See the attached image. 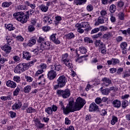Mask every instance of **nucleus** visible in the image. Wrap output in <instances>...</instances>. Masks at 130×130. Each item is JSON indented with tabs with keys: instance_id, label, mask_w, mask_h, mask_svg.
Wrapping results in <instances>:
<instances>
[{
	"instance_id": "nucleus-1",
	"label": "nucleus",
	"mask_w": 130,
	"mask_h": 130,
	"mask_svg": "<svg viewBox=\"0 0 130 130\" xmlns=\"http://www.w3.org/2000/svg\"><path fill=\"white\" fill-rule=\"evenodd\" d=\"M85 104H86L85 100H83L81 98H77L74 105V102L72 101L70 102L69 105L67 106L66 108H64L62 102L60 103V107L62 109L64 114H69L70 112H75V111L81 110Z\"/></svg>"
},
{
	"instance_id": "nucleus-2",
	"label": "nucleus",
	"mask_w": 130,
	"mask_h": 130,
	"mask_svg": "<svg viewBox=\"0 0 130 130\" xmlns=\"http://www.w3.org/2000/svg\"><path fill=\"white\" fill-rule=\"evenodd\" d=\"M37 61V60L34 59L30 61L29 63H20L18 64L14 70V73L16 74H21L23 72H25L26 70L29 69V67H32Z\"/></svg>"
},
{
	"instance_id": "nucleus-3",
	"label": "nucleus",
	"mask_w": 130,
	"mask_h": 130,
	"mask_svg": "<svg viewBox=\"0 0 130 130\" xmlns=\"http://www.w3.org/2000/svg\"><path fill=\"white\" fill-rule=\"evenodd\" d=\"M69 54L65 53L62 56V60L64 63L65 66L68 67L69 69L73 68V63L71 61H70V59L68 58Z\"/></svg>"
},
{
	"instance_id": "nucleus-4",
	"label": "nucleus",
	"mask_w": 130,
	"mask_h": 130,
	"mask_svg": "<svg viewBox=\"0 0 130 130\" xmlns=\"http://www.w3.org/2000/svg\"><path fill=\"white\" fill-rule=\"evenodd\" d=\"M56 93L58 96H62V98H69L70 95H71V91L70 89H66L64 90H57Z\"/></svg>"
},
{
	"instance_id": "nucleus-5",
	"label": "nucleus",
	"mask_w": 130,
	"mask_h": 130,
	"mask_svg": "<svg viewBox=\"0 0 130 130\" xmlns=\"http://www.w3.org/2000/svg\"><path fill=\"white\" fill-rule=\"evenodd\" d=\"M50 49V44L47 42L42 43L40 46V48L38 47L36 49H35L33 52H38V51H39V50H42V51H43L44 49Z\"/></svg>"
},
{
	"instance_id": "nucleus-6",
	"label": "nucleus",
	"mask_w": 130,
	"mask_h": 130,
	"mask_svg": "<svg viewBox=\"0 0 130 130\" xmlns=\"http://www.w3.org/2000/svg\"><path fill=\"white\" fill-rule=\"evenodd\" d=\"M66 83L67 77H66V76L63 75L60 76L57 79V84H58L60 88H62V87H64V86H66Z\"/></svg>"
},
{
	"instance_id": "nucleus-7",
	"label": "nucleus",
	"mask_w": 130,
	"mask_h": 130,
	"mask_svg": "<svg viewBox=\"0 0 130 130\" xmlns=\"http://www.w3.org/2000/svg\"><path fill=\"white\" fill-rule=\"evenodd\" d=\"M107 21H108V18L102 16H100L98 19V21L95 23L94 25L95 26H99L100 24L106 23Z\"/></svg>"
},
{
	"instance_id": "nucleus-8",
	"label": "nucleus",
	"mask_w": 130,
	"mask_h": 130,
	"mask_svg": "<svg viewBox=\"0 0 130 130\" xmlns=\"http://www.w3.org/2000/svg\"><path fill=\"white\" fill-rule=\"evenodd\" d=\"M89 111L93 112V111H99V108L95 103L91 104L89 106Z\"/></svg>"
},
{
	"instance_id": "nucleus-9",
	"label": "nucleus",
	"mask_w": 130,
	"mask_h": 130,
	"mask_svg": "<svg viewBox=\"0 0 130 130\" xmlns=\"http://www.w3.org/2000/svg\"><path fill=\"white\" fill-rule=\"evenodd\" d=\"M25 14L24 13L20 12H17L13 14V17L15 18L17 21H21V19L24 17Z\"/></svg>"
},
{
	"instance_id": "nucleus-10",
	"label": "nucleus",
	"mask_w": 130,
	"mask_h": 130,
	"mask_svg": "<svg viewBox=\"0 0 130 130\" xmlns=\"http://www.w3.org/2000/svg\"><path fill=\"white\" fill-rule=\"evenodd\" d=\"M56 77V72L52 69L48 73V78L49 80H53Z\"/></svg>"
},
{
	"instance_id": "nucleus-11",
	"label": "nucleus",
	"mask_w": 130,
	"mask_h": 130,
	"mask_svg": "<svg viewBox=\"0 0 130 130\" xmlns=\"http://www.w3.org/2000/svg\"><path fill=\"white\" fill-rule=\"evenodd\" d=\"M6 86L12 88V89H15L17 87V83L13 81L8 80L6 82Z\"/></svg>"
},
{
	"instance_id": "nucleus-12",
	"label": "nucleus",
	"mask_w": 130,
	"mask_h": 130,
	"mask_svg": "<svg viewBox=\"0 0 130 130\" xmlns=\"http://www.w3.org/2000/svg\"><path fill=\"white\" fill-rule=\"evenodd\" d=\"M56 34H53L50 36V40L55 43V44H60V41L56 39Z\"/></svg>"
},
{
	"instance_id": "nucleus-13",
	"label": "nucleus",
	"mask_w": 130,
	"mask_h": 130,
	"mask_svg": "<svg viewBox=\"0 0 130 130\" xmlns=\"http://www.w3.org/2000/svg\"><path fill=\"white\" fill-rule=\"evenodd\" d=\"M22 102L19 100L17 101V102L15 103L14 105L12 106V109L13 110H16V109H19L22 107Z\"/></svg>"
},
{
	"instance_id": "nucleus-14",
	"label": "nucleus",
	"mask_w": 130,
	"mask_h": 130,
	"mask_svg": "<svg viewBox=\"0 0 130 130\" xmlns=\"http://www.w3.org/2000/svg\"><path fill=\"white\" fill-rule=\"evenodd\" d=\"M102 81L103 82V85L105 86V87H108L110 84H111V80L109 79V78H104L102 79Z\"/></svg>"
},
{
	"instance_id": "nucleus-15",
	"label": "nucleus",
	"mask_w": 130,
	"mask_h": 130,
	"mask_svg": "<svg viewBox=\"0 0 130 130\" xmlns=\"http://www.w3.org/2000/svg\"><path fill=\"white\" fill-rule=\"evenodd\" d=\"M2 49L5 51L6 53H10V52H11V50H12V47L10 46L9 44H6L3 47Z\"/></svg>"
},
{
	"instance_id": "nucleus-16",
	"label": "nucleus",
	"mask_w": 130,
	"mask_h": 130,
	"mask_svg": "<svg viewBox=\"0 0 130 130\" xmlns=\"http://www.w3.org/2000/svg\"><path fill=\"white\" fill-rule=\"evenodd\" d=\"M76 27H81V28H87V27H89L90 24H89L88 22H81L80 24H77Z\"/></svg>"
},
{
	"instance_id": "nucleus-17",
	"label": "nucleus",
	"mask_w": 130,
	"mask_h": 130,
	"mask_svg": "<svg viewBox=\"0 0 130 130\" xmlns=\"http://www.w3.org/2000/svg\"><path fill=\"white\" fill-rule=\"evenodd\" d=\"M112 104L114 107H116V108H119V107L121 106V102L120 101L117 100H114Z\"/></svg>"
},
{
	"instance_id": "nucleus-18",
	"label": "nucleus",
	"mask_w": 130,
	"mask_h": 130,
	"mask_svg": "<svg viewBox=\"0 0 130 130\" xmlns=\"http://www.w3.org/2000/svg\"><path fill=\"white\" fill-rule=\"evenodd\" d=\"M23 58L27 60H29L31 58V54L29 52L24 51L23 53Z\"/></svg>"
},
{
	"instance_id": "nucleus-19",
	"label": "nucleus",
	"mask_w": 130,
	"mask_h": 130,
	"mask_svg": "<svg viewBox=\"0 0 130 130\" xmlns=\"http://www.w3.org/2000/svg\"><path fill=\"white\" fill-rule=\"evenodd\" d=\"M24 4L26 6H27V7L31 8V10H35V8H36V5H35V4H32L29 2V1H26Z\"/></svg>"
},
{
	"instance_id": "nucleus-20",
	"label": "nucleus",
	"mask_w": 130,
	"mask_h": 130,
	"mask_svg": "<svg viewBox=\"0 0 130 130\" xmlns=\"http://www.w3.org/2000/svg\"><path fill=\"white\" fill-rule=\"evenodd\" d=\"M87 0H74V4L77 6H81L86 3Z\"/></svg>"
},
{
	"instance_id": "nucleus-21",
	"label": "nucleus",
	"mask_w": 130,
	"mask_h": 130,
	"mask_svg": "<svg viewBox=\"0 0 130 130\" xmlns=\"http://www.w3.org/2000/svg\"><path fill=\"white\" fill-rule=\"evenodd\" d=\"M51 70H53V71H60L61 70V66L60 65H53L51 67Z\"/></svg>"
},
{
	"instance_id": "nucleus-22",
	"label": "nucleus",
	"mask_w": 130,
	"mask_h": 130,
	"mask_svg": "<svg viewBox=\"0 0 130 130\" xmlns=\"http://www.w3.org/2000/svg\"><path fill=\"white\" fill-rule=\"evenodd\" d=\"M103 37L105 39H107V40H108L109 38H111V37H112V33L110 32H107L103 35Z\"/></svg>"
},
{
	"instance_id": "nucleus-23",
	"label": "nucleus",
	"mask_w": 130,
	"mask_h": 130,
	"mask_svg": "<svg viewBox=\"0 0 130 130\" xmlns=\"http://www.w3.org/2000/svg\"><path fill=\"white\" fill-rule=\"evenodd\" d=\"M29 19V16H27V15H24L23 17L20 18V20H19V22H21L22 24H24V23H26L27 22V20Z\"/></svg>"
},
{
	"instance_id": "nucleus-24",
	"label": "nucleus",
	"mask_w": 130,
	"mask_h": 130,
	"mask_svg": "<svg viewBox=\"0 0 130 130\" xmlns=\"http://www.w3.org/2000/svg\"><path fill=\"white\" fill-rule=\"evenodd\" d=\"M17 9L18 10H21V11H27L28 10V7L26 5H20L17 6Z\"/></svg>"
},
{
	"instance_id": "nucleus-25",
	"label": "nucleus",
	"mask_w": 130,
	"mask_h": 130,
	"mask_svg": "<svg viewBox=\"0 0 130 130\" xmlns=\"http://www.w3.org/2000/svg\"><path fill=\"white\" fill-rule=\"evenodd\" d=\"M118 121V118H117V117L115 116H113L112 117V120H111V124L112 125H114V124H115V123L117 122Z\"/></svg>"
},
{
	"instance_id": "nucleus-26",
	"label": "nucleus",
	"mask_w": 130,
	"mask_h": 130,
	"mask_svg": "<svg viewBox=\"0 0 130 130\" xmlns=\"http://www.w3.org/2000/svg\"><path fill=\"white\" fill-rule=\"evenodd\" d=\"M67 39H73L75 38V35L73 32H70L65 35Z\"/></svg>"
},
{
	"instance_id": "nucleus-27",
	"label": "nucleus",
	"mask_w": 130,
	"mask_h": 130,
	"mask_svg": "<svg viewBox=\"0 0 130 130\" xmlns=\"http://www.w3.org/2000/svg\"><path fill=\"white\" fill-rule=\"evenodd\" d=\"M36 40L32 39H31L30 40H29L28 43H27V45L28 46H33V45H34V44H36Z\"/></svg>"
},
{
	"instance_id": "nucleus-28",
	"label": "nucleus",
	"mask_w": 130,
	"mask_h": 130,
	"mask_svg": "<svg viewBox=\"0 0 130 130\" xmlns=\"http://www.w3.org/2000/svg\"><path fill=\"white\" fill-rule=\"evenodd\" d=\"M103 89V87L101 88V90H102V93L103 95H108L109 94V88H107L105 89Z\"/></svg>"
},
{
	"instance_id": "nucleus-29",
	"label": "nucleus",
	"mask_w": 130,
	"mask_h": 130,
	"mask_svg": "<svg viewBox=\"0 0 130 130\" xmlns=\"http://www.w3.org/2000/svg\"><path fill=\"white\" fill-rule=\"evenodd\" d=\"M31 91V86L27 85L23 88V92L24 93H29Z\"/></svg>"
},
{
	"instance_id": "nucleus-30",
	"label": "nucleus",
	"mask_w": 130,
	"mask_h": 130,
	"mask_svg": "<svg viewBox=\"0 0 130 130\" xmlns=\"http://www.w3.org/2000/svg\"><path fill=\"white\" fill-rule=\"evenodd\" d=\"M26 110L27 113H33L34 112H36V110L32 107H29L28 108L26 109Z\"/></svg>"
},
{
	"instance_id": "nucleus-31",
	"label": "nucleus",
	"mask_w": 130,
	"mask_h": 130,
	"mask_svg": "<svg viewBox=\"0 0 130 130\" xmlns=\"http://www.w3.org/2000/svg\"><path fill=\"white\" fill-rule=\"evenodd\" d=\"M40 9L42 12H47L48 10V7L45 6L44 5H41L40 7Z\"/></svg>"
},
{
	"instance_id": "nucleus-32",
	"label": "nucleus",
	"mask_w": 130,
	"mask_h": 130,
	"mask_svg": "<svg viewBox=\"0 0 130 130\" xmlns=\"http://www.w3.org/2000/svg\"><path fill=\"white\" fill-rule=\"evenodd\" d=\"M20 88L19 87H17L16 89L13 91V95L14 96H18L19 93H20Z\"/></svg>"
},
{
	"instance_id": "nucleus-33",
	"label": "nucleus",
	"mask_w": 130,
	"mask_h": 130,
	"mask_svg": "<svg viewBox=\"0 0 130 130\" xmlns=\"http://www.w3.org/2000/svg\"><path fill=\"white\" fill-rule=\"evenodd\" d=\"M79 50L81 53H82V54H85L86 52H87V50L86 49V48L84 47V46H81L79 48Z\"/></svg>"
},
{
	"instance_id": "nucleus-34",
	"label": "nucleus",
	"mask_w": 130,
	"mask_h": 130,
	"mask_svg": "<svg viewBox=\"0 0 130 130\" xmlns=\"http://www.w3.org/2000/svg\"><path fill=\"white\" fill-rule=\"evenodd\" d=\"M6 29H8L9 31H13L15 30V27L13 26V24H8L6 26Z\"/></svg>"
},
{
	"instance_id": "nucleus-35",
	"label": "nucleus",
	"mask_w": 130,
	"mask_h": 130,
	"mask_svg": "<svg viewBox=\"0 0 130 130\" xmlns=\"http://www.w3.org/2000/svg\"><path fill=\"white\" fill-rule=\"evenodd\" d=\"M128 106V102H127V101H122V107L123 108H126V107Z\"/></svg>"
},
{
	"instance_id": "nucleus-36",
	"label": "nucleus",
	"mask_w": 130,
	"mask_h": 130,
	"mask_svg": "<svg viewBox=\"0 0 130 130\" xmlns=\"http://www.w3.org/2000/svg\"><path fill=\"white\" fill-rule=\"evenodd\" d=\"M13 81H14V82H16V83H20L21 81V78L18 76H14Z\"/></svg>"
},
{
	"instance_id": "nucleus-37",
	"label": "nucleus",
	"mask_w": 130,
	"mask_h": 130,
	"mask_svg": "<svg viewBox=\"0 0 130 130\" xmlns=\"http://www.w3.org/2000/svg\"><path fill=\"white\" fill-rule=\"evenodd\" d=\"M120 47L122 49H126V47H127V44L126 42H122L120 44Z\"/></svg>"
},
{
	"instance_id": "nucleus-38",
	"label": "nucleus",
	"mask_w": 130,
	"mask_h": 130,
	"mask_svg": "<svg viewBox=\"0 0 130 130\" xmlns=\"http://www.w3.org/2000/svg\"><path fill=\"white\" fill-rule=\"evenodd\" d=\"M115 11H116L115 5H111L110 7V11L111 12V13L112 14H113V13H114Z\"/></svg>"
},
{
	"instance_id": "nucleus-39",
	"label": "nucleus",
	"mask_w": 130,
	"mask_h": 130,
	"mask_svg": "<svg viewBox=\"0 0 130 130\" xmlns=\"http://www.w3.org/2000/svg\"><path fill=\"white\" fill-rule=\"evenodd\" d=\"M12 5V3L4 2L2 4L3 8H9Z\"/></svg>"
},
{
	"instance_id": "nucleus-40",
	"label": "nucleus",
	"mask_w": 130,
	"mask_h": 130,
	"mask_svg": "<svg viewBox=\"0 0 130 130\" xmlns=\"http://www.w3.org/2000/svg\"><path fill=\"white\" fill-rule=\"evenodd\" d=\"M84 40L86 43H93L94 42L92 39L88 37L85 38Z\"/></svg>"
},
{
	"instance_id": "nucleus-41",
	"label": "nucleus",
	"mask_w": 130,
	"mask_h": 130,
	"mask_svg": "<svg viewBox=\"0 0 130 130\" xmlns=\"http://www.w3.org/2000/svg\"><path fill=\"white\" fill-rule=\"evenodd\" d=\"M45 112L48 114H52V110H51V107H49L45 109Z\"/></svg>"
},
{
	"instance_id": "nucleus-42",
	"label": "nucleus",
	"mask_w": 130,
	"mask_h": 130,
	"mask_svg": "<svg viewBox=\"0 0 130 130\" xmlns=\"http://www.w3.org/2000/svg\"><path fill=\"white\" fill-rule=\"evenodd\" d=\"M1 99L3 101H7V100H11V95H8L7 96H2Z\"/></svg>"
},
{
	"instance_id": "nucleus-43",
	"label": "nucleus",
	"mask_w": 130,
	"mask_h": 130,
	"mask_svg": "<svg viewBox=\"0 0 130 130\" xmlns=\"http://www.w3.org/2000/svg\"><path fill=\"white\" fill-rule=\"evenodd\" d=\"M118 18L119 19H120V20H124V14H123V13L122 12H120L118 15Z\"/></svg>"
},
{
	"instance_id": "nucleus-44",
	"label": "nucleus",
	"mask_w": 130,
	"mask_h": 130,
	"mask_svg": "<svg viewBox=\"0 0 130 130\" xmlns=\"http://www.w3.org/2000/svg\"><path fill=\"white\" fill-rule=\"evenodd\" d=\"M2 55L0 54V63H2V64L5 63L6 61H8V59L5 58H2L1 57Z\"/></svg>"
},
{
	"instance_id": "nucleus-45",
	"label": "nucleus",
	"mask_w": 130,
	"mask_h": 130,
	"mask_svg": "<svg viewBox=\"0 0 130 130\" xmlns=\"http://www.w3.org/2000/svg\"><path fill=\"white\" fill-rule=\"evenodd\" d=\"M86 9L88 12H91V11H93V6H92V5H87Z\"/></svg>"
},
{
	"instance_id": "nucleus-46",
	"label": "nucleus",
	"mask_w": 130,
	"mask_h": 130,
	"mask_svg": "<svg viewBox=\"0 0 130 130\" xmlns=\"http://www.w3.org/2000/svg\"><path fill=\"white\" fill-rule=\"evenodd\" d=\"M44 72V71H43V70H39L38 71L36 72L35 74L36 77H38L39 75H41V74H42V73H43Z\"/></svg>"
},
{
	"instance_id": "nucleus-47",
	"label": "nucleus",
	"mask_w": 130,
	"mask_h": 130,
	"mask_svg": "<svg viewBox=\"0 0 130 130\" xmlns=\"http://www.w3.org/2000/svg\"><path fill=\"white\" fill-rule=\"evenodd\" d=\"M101 14V17H105V16H106V15H107V12H106V11L105 10H102L100 12Z\"/></svg>"
},
{
	"instance_id": "nucleus-48",
	"label": "nucleus",
	"mask_w": 130,
	"mask_h": 130,
	"mask_svg": "<svg viewBox=\"0 0 130 130\" xmlns=\"http://www.w3.org/2000/svg\"><path fill=\"white\" fill-rule=\"evenodd\" d=\"M99 31H100L99 28L97 27V28H94L91 30V34H94L95 33H97L98 32H99Z\"/></svg>"
},
{
	"instance_id": "nucleus-49",
	"label": "nucleus",
	"mask_w": 130,
	"mask_h": 130,
	"mask_svg": "<svg viewBox=\"0 0 130 130\" xmlns=\"http://www.w3.org/2000/svg\"><path fill=\"white\" fill-rule=\"evenodd\" d=\"M101 115L104 116L107 114V112L105 110H102L100 111Z\"/></svg>"
},
{
	"instance_id": "nucleus-50",
	"label": "nucleus",
	"mask_w": 130,
	"mask_h": 130,
	"mask_svg": "<svg viewBox=\"0 0 130 130\" xmlns=\"http://www.w3.org/2000/svg\"><path fill=\"white\" fill-rule=\"evenodd\" d=\"M101 40H96V42H94V44L96 47H98V46L99 47V46L101 44Z\"/></svg>"
},
{
	"instance_id": "nucleus-51",
	"label": "nucleus",
	"mask_w": 130,
	"mask_h": 130,
	"mask_svg": "<svg viewBox=\"0 0 130 130\" xmlns=\"http://www.w3.org/2000/svg\"><path fill=\"white\" fill-rule=\"evenodd\" d=\"M95 102L96 104H100L102 102V100L100 98H97L95 100Z\"/></svg>"
},
{
	"instance_id": "nucleus-52",
	"label": "nucleus",
	"mask_w": 130,
	"mask_h": 130,
	"mask_svg": "<svg viewBox=\"0 0 130 130\" xmlns=\"http://www.w3.org/2000/svg\"><path fill=\"white\" fill-rule=\"evenodd\" d=\"M99 47L100 49H101V50L102 49H105V48H106V47H105V45H104L103 42L101 43Z\"/></svg>"
},
{
	"instance_id": "nucleus-53",
	"label": "nucleus",
	"mask_w": 130,
	"mask_h": 130,
	"mask_svg": "<svg viewBox=\"0 0 130 130\" xmlns=\"http://www.w3.org/2000/svg\"><path fill=\"white\" fill-rule=\"evenodd\" d=\"M51 110L52 112L54 111V112H55L56 110H57V107L55 106V105H53L51 106Z\"/></svg>"
},
{
	"instance_id": "nucleus-54",
	"label": "nucleus",
	"mask_w": 130,
	"mask_h": 130,
	"mask_svg": "<svg viewBox=\"0 0 130 130\" xmlns=\"http://www.w3.org/2000/svg\"><path fill=\"white\" fill-rule=\"evenodd\" d=\"M28 30L29 32H32L35 30V27L33 25H29L28 28Z\"/></svg>"
},
{
	"instance_id": "nucleus-55",
	"label": "nucleus",
	"mask_w": 130,
	"mask_h": 130,
	"mask_svg": "<svg viewBox=\"0 0 130 130\" xmlns=\"http://www.w3.org/2000/svg\"><path fill=\"white\" fill-rule=\"evenodd\" d=\"M113 64H117L119 63V60L118 59L112 58Z\"/></svg>"
},
{
	"instance_id": "nucleus-56",
	"label": "nucleus",
	"mask_w": 130,
	"mask_h": 130,
	"mask_svg": "<svg viewBox=\"0 0 130 130\" xmlns=\"http://www.w3.org/2000/svg\"><path fill=\"white\" fill-rule=\"evenodd\" d=\"M45 39L42 37H40L39 39H38V42L39 43H43V41H44Z\"/></svg>"
},
{
	"instance_id": "nucleus-57",
	"label": "nucleus",
	"mask_w": 130,
	"mask_h": 130,
	"mask_svg": "<svg viewBox=\"0 0 130 130\" xmlns=\"http://www.w3.org/2000/svg\"><path fill=\"white\" fill-rule=\"evenodd\" d=\"M99 29H100V31H106V30L107 29V28L104 26H100Z\"/></svg>"
},
{
	"instance_id": "nucleus-58",
	"label": "nucleus",
	"mask_w": 130,
	"mask_h": 130,
	"mask_svg": "<svg viewBox=\"0 0 130 130\" xmlns=\"http://www.w3.org/2000/svg\"><path fill=\"white\" fill-rule=\"evenodd\" d=\"M101 36H102V32H100L98 34L93 36V38H99Z\"/></svg>"
},
{
	"instance_id": "nucleus-59",
	"label": "nucleus",
	"mask_w": 130,
	"mask_h": 130,
	"mask_svg": "<svg viewBox=\"0 0 130 130\" xmlns=\"http://www.w3.org/2000/svg\"><path fill=\"white\" fill-rule=\"evenodd\" d=\"M10 114V116L12 118H14V117H16V113L13 112V111H10L9 112Z\"/></svg>"
},
{
	"instance_id": "nucleus-60",
	"label": "nucleus",
	"mask_w": 130,
	"mask_h": 130,
	"mask_svg": "<svg viewBox=\"0 0 130 130\" xmlns=\"http://www.w3.org/2000/svg\"><path fill=\"white\" fill-rule=\"evenodd\" d=\"M77 28V31L79 32V33H84V29H82L81 26L76 27Z\"/></svg>"
},
{
	"instance_id": "nucleus-61",
	"label": "nucleus",
	"mask_w": 130,
	"mask_h": 130,
	"mask_svg": "<svg viewBox=\"0 0 130 130\" xmlns=\"http://www.w3.org/2000/svg\"><path fill=\"white\" fill-rule=\"evenodd\" d=\"M118 6L119 7V8H122L123 7L124 3L122 1H120L118 3Z\"/></svg>"
},
{
	"instance_id": "nucleus-62",
	"label": "nucleus",
	"mask_w": 130,
	"mask_h": 130,
	"mask_svg": "<svg viewBox=\"0 0 130 130\" xmlns=\"http://www.w3.org/2000/svg\"><path fill=\"white\" fill-rule=\"evenodd\" d=\"M123 72V68H119L118 70H117V74H118V75H121V72Z\"/></svg>"
},
{
	"instance_id": "nucleus-63",
	"label": "nucleus",
	"mask_w": 130,
	"mask_h": 130,
	"mask_svg": "<svg viewBox=\"0 0 130 130\" xmlns=\"http://www.w3.org/2000/svg\"><path fill=\"white\" fill-rule=\"evenodd\" d=\"M39 68H40L41 70H43H43L46 69V64H42L40 65Z\"/></svg>"
},
{
	"instance_id": "nucleus-64",
	"label": "nucleus",
	"mask_w": 130,
	"mask_h": 130,
	"mask_svg": "<svg viewBox=\"0 0 130 130\" xmlns=\"http://www.w3.org/2000/svg\"><path fill=\"white\" fill-rule=\"evenodd\" d=\"M13 58L14 60L15 61H19L20 59V57H19V56H14L13 57Z\"/></svg>"
}]
</instances>
